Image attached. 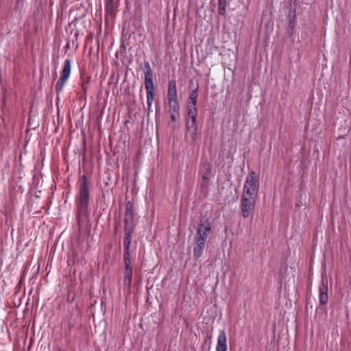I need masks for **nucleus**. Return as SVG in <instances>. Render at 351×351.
Here are the masks:
<instances>
[{
    "label": "nucleus",
    "mask_w": 351,
    "mask_h": 351,
    "mask_svg": "<svg viewBox=\"0 0 351 351\" xmlns=\"http://www.w3.org/2000/svg\"><path fill=\"white\" fill-rule=\"evenodd\" d=\"M227 0H219V5H226Z\"/></svg>",
    "instance_id": "c85d7f7f"
},
{
    "label": "nucleus",
    "mask_w": 351,
    "mask_h": 351,
    "mask_svg": "<svg viewBox=\"0 0 351 351\" xmlns=\"http://www.w3.org/2000/svg\"><path fill=\"white\" fill-rule=\"evenodd\" d=\"M123 262L125 267L131 266V254L130 252L123 253Z\"/></svg>",
    "instance_id": "a211bd4d"
},
{
    "label": "nucleus",
    "mask_w": 351,
    "mask_h": 351,
    "mask_svg": "<svg viewBox=\"0 0 351 351\" xmlns=\"http://www.w3.org/2000/svg\"><path fill=\"white\" fill-rule=\"evenodd\" d=\"M65 81H66V62H64V64L63 65L62 73H61V75H60V77L58 80V81L57 82V84H56V93H57L56 100H57V108H58V110H59V108H60V106H59L60 93V91L63 88V86H64Z\"/></svg>",
    "instance_id": "1a4fd4ad"
},
{
    "label": "nucleus",
    "mask_w": 351,
    "mask_h": 351,
    "mask_svg": "<svg viewBox=\"0 0 351 351\" xmlns=\"http://www.w3.org/2000/svg\"><path fill=\"white\" fill-rule=\"evenodd\" d=\"M63 123V118H62L60 119V116L58 115V126L56 128V130H58V128L60 126V124H62Z\"/></svg>",
    "instance_id": "a878e982"
},
{
    "label": "nucleus",
    "mask_w": 351,
    "mask_h": 351,
    "mask_svg": "<svg viewBox=\"0 0 351 351\" xmlns=\"http://www.w3.org/2000/svg\"><path fill=\"white\" fill-rule=\"evenodd\" d=\"M66 68H67L66 69H67V77H68L70 74V70H71L70 62L68 60H67Z\"/></svg>",
    "instance_id": "cd10ccee"
},
{
    "label": "nucleus",
    "mask_w": 351,
    "mask_h": 351,
    "mask_svg": "<svg viewBox=\"0 0 351 351\" xmlns=\"http://www.w3.org/2000/svg\"><path fill=\"white\" fill-rule=\"evenodd\" d=\"M57 300L59 302V308H60V310H61V309L64 310V302L63 301L64 300V297L58 295L57 297Z\"/></svg>",
    "instance_id": "412c9836"
},
{
    "label": "nucleus",
    "mask_w": 351,
    "mask_h": 351,
    "mask_svg": "<svg viewBox=\"0 0 351 351\" xmlns=\"http://www.w3.org/2000/svg\"><path fill=\"white\" fill-rule=\"evenodd\" d=\"M328 281L327 279L322 276L320 285L319 286V305L324 306L327 304L328 300Z\"/></svg>",
    "instance_id": "423d86ee"
},
{
    "label": "nucleus",
    "mask_w": 351,
    "mask_h": 351,
    "mask_svg": "<svg viewBox=\"0 0 351 351\" xmlns=\"http://www.w3.org/2000/svg\"><path fill=\"white\" fill-rule=\"evenodd\" d=\"M154 91L146 92L147 96V111L149 112L151 110V108L152 106V103L154 99Z\"/></svg>",
    "instance_id": "dca6fc26"
},
{
    "label": "nucleus",
    "mask_w": 351,
    "mask_h": 351,
    "mask_svg": "<svg viewBox=\"0 0 351 351\" xmlns=\"http://www.w3.org/2000/svg\"><path fill=\"white\" fill-rule=\"evenodd\" d=\"M3 103L5 104V98L3 97Z\"/></svg>",
    "instance_id": "2f4dec72"
},
{
    "label": "nucleus",
    "mask_w": 351,
    "mask_h": 351,
    "mask_svg": "<svg viewBox=\"0 0 351 351\" xmlns=\"http://www.w3.org/2000/svg\"><path fill=\"white\" fill-rule=\"evenodd\" d=\"M259 189V179L256 173L250 171L246 177L243 193L257 195Z\"/></svg>",
    "instance_id": "20e7f679"
},
{
    "label": "nucleus",
    "mask_w": 351,
    "mask_h": 351,
    "mask_svg": "<svg viewBox=\"0 0 351 351\" xmlns=\"http://www.w3.org/2000/svg\"><path fill=\"white\" fill-rule=\"evenodd\" d=\"M227 337L224 330H220L217 337L216 351H227Z\"/></svg>",
    "instance_id": "9b49d317"
},
{
    "label": "nucleus",
    "mask_w": 351,
    "mask_h": 351,
    "mask_svg": "<svg viewBox=\"0 0 351 351\" xmlns=\"http://www.w3.org/2000/svg\"><path fill=\"white\" fill-rule=\"evenodd\" d=\"M202 179H203V181L208 182V180H209V173H205L202 176Z\"/></svg>",
    "instance_id": "393cba45"
},
{
    "label": "nucleus",
    "mask_w": 351,
    "mask_h": 351,
    "mask_svg": "<svg viewBox=\"0 0 351 351\" xmlns=\"http://www.w3.org/2000/svg\"><path fill=\"white\" fill-rule=\"evenodd\" d=\"M59 332V328H56L54 330V336H55V340L56 341V346L53 351H64V348L60 347V344L59 343L58 337H56L57 334Z\"/></svg>",
    "instance_id": "f3484780"
},
{
    "label": "nucleus",
    "mask_w": 351,
    "mask_h": 351,
    "mask_svg": "<svg viewBox=\"0 0 351 351\" xmlns=\"http://www.w3.org/2000/svg\"><path fill=\"white\" fill-rule=\"evenodd\" d=\"M186 137L189 138L191 143L195 142L197 137V128H186Z\"/></svg>",
    "instance_id": "ddd939ff"
},
{
    "label": "nucleus",
    "mask_w": 351,
    "mask_h": 351,
    "mask_svg": "<svg viewBox=\"0 0 351 351\" xmlns=\"http://www.w3.org/2000/svg\"><path fill=\"white\" fill-rule=\"evenodd\" d=\"M169 113H170V114H171V116H170V117H171V121H175L176 120V119H177V117H179V116H180V113H179V114H178L176 112L173 111V110H172V111H171V108H170V107H169Z\"/></svg>",
    "instance_id": "4be33fe9"
},
{
    "label": "nucleus",
    "mask_w": 351,
    "mask_h": 351,
    "mask_svg": "<svg viewBox=\"0 0 351 351\" xmlns=\"http://www.w3.org/2000/svg\"><path fill=\"white\" fill-rule=\"evenodd\" d=\"M188 109V119H193V121L197 119V107H191L190 106H187Z\"/></svg>",
    "instance_id": "4468645a"
},
{
    "label": "nucleus",
    "mask_w": 351,
    "mask_h": 351,
    "mask_svg": "<svg viewBox=\"0 0 351 351\" xmlns=\"http://www.w3.org/2000/svg\"><path fill=\"white\" fill-rule=\"evenodd\" d=\"M62 234V233L60 234V236L59 237V238H58V241H57V243H58L60 241V240H61Z\"/></svg>",
    "instance_id": "7c9ffc66"
},
{
    "label": "nucleus",
    "mask_w": 351,
    "mask_h": 351,
    "mask_svg": "<svg viewBox=\"0 0 351 351\" xmlns=\"http://www.w3.org/2000/svg\"><path fill=\"white\" fill-rule=\"evenodd\" d=\"M132 232L133 230L132 229H124L123 245H131Z\"/></svg>",
    "instance_id": "2eb2a0df"
},
{
    "label": "nucleus",
    "mask_w": 351,
    "mask_h": 351,
    "mask_svg": "<svg viewBox=\"0 0 351 351\" xmlns=\"http://www.w3.org/2000/svg\"><path fill=\"white\" fill-rule=\"evenodd\" d=\"M257 195L243 193L241 198V211L244 218L253 216Z\"/></svg>",
    "instance_id": "7ed1b4c3"
},
{
    "label": "nucleus",
    "mask_w": 351,
    "mask_h": 351,
    "mask_svg": "<svg viewBox=\"0 0 351 351\" xmlns=\"http://www.w3.org/2000/svg\"><path fill=\"white\" fill-rule=\"evenodd\" d=\"M62 155L63 158L65 160V159H66V153H64V152H62Z\"/></svg>",
    "instance_id": "c756f323"
},
{
    "label": "nucleus",
    "mask_w": 351,
    "mask_h": 351,
    "mask_svg": "<svg viewBox=\"0 0 351 351\" xmlns=\"http://www.w3.org/2000/svg\"><path fill=\"white\" fill-rule=\"evenodd\" d=\"M197 97H198V88L193 90L189 95L188 101H187V106H190L191 107H197Z\"/></svg>",
    "instance_id": "f8f14e48"
},
{
    "label": "nucleus",
    "mask_w": 351,
    "mask_h": 351,
    "mask_svg": "<svg viewBox=\"0 0 351 351\" xmlns=\"http://www.w3.org/2000/svg\"><path fill=\"white\" fill-rule=\"evenodd\" d=\"M124 252H130V245H124Z\"/></svg>",
    "instance_id": "bb28decb"
},
{
    "label": "nucleus",
    "mask_w": 351,
    "mask_h": 351,
    "mask_svg": "<svg viewBox=\"0 0 351 351\" xmlns=\"http://www.w3.org/2000/svg\"><path fill=\"white\" fill-rule=\"evenodd\" d=\"M147 70L145 72V86L146 92L154 91V84L153 82L152 70L150 68L149 63L146 64Z\"/></svg>",
    "instance_id": "9d476101"
},
{
    "label": "nucleus",
    "mask_w": 351,
    "mask_h": 351,
    "mask_svg": "<svg viewBox=\"0 0 351 351\" xmlns=\"http://www.w3.org/2000/svg\"><path fill=\"white\" fill-rule=\"evenodd\" d=\"M219 14L221 16H225L226 13V5H219Z\"/></svg>",
    "instance_id": "5701e85b"
},
{
    "label": "nucleus",
    "mask_w": 351,
    "mask_h": 351,
    "mask_svg": "<svg viewBox=\"0 0 351 351\" xmlns=\"http://www.w3.org/2000/svg\"><path fill=\"white\" fill-rule=\"evenodd\" d=\"M124 222V229H134V213L132 210V204L130 202H128L125 205Z\"/></svg>",
    "instance_id": "0eeeda50"
},
{
    "label": "nucleus",
    "mask_w": 351,
    "mask_h": 351,
    "mask_svg": "<svg viewBox=\"0 0 351 351\" xmlns=\"http://www.w3.org/2000/svg\"><path fill=\"white\" fill-rule=\"evenodd\" d=\"M168 107H170L171 111H175L179 114L180 106L178 99L176 82L171 80L169 81L167 90Z\"/></svg>",
    "instance_id": "39448f33"
},
{
    "label": "nucleus",
    "mask_w": 351,
    "mask_h": 351,
    "mask_svg": "<svg viewBox=\"0 0 351 351\" xmlns=\"http://www.w3.org/2000/svg\"><path fill=\"white\" fill-rule=\"evenodd\" d=\"M186 128H197V119L194 121L193 119H187Z\"/></svg>",
    "instance_id": "6ab92c4d"
},
{
    "label": "nucleus",
    "mask_w": 351,
    "mask_h": 351,
    "mask_svg": "<svg viewBox=\"0 0 351 351\" xmlns=\"http://www.w3.org/2000/svg\"><path fill=\"white\" fill-rule=\"evenodd\" d=\"M202 189H207L208 188V182L203 181L201 184Z\"/></svg>",
    "instance_id": "b1692460"
},
{
    "label": "nucleus",
    "mask_w": 351,
    "mask_h": 351,
    "mask_svg": "<svg viewBox=\"0 0 351 351\" xmlns=\"http://www.w3.org/2000/svg\"><path fill=\"white\" fill-rule=\"evenodd\" d=\"M211 232V226L208 219L202 221L194 237L193 256L197 260L201 257L206 246V242Z\"/></svg>",
    "instance_id": "f03ea898"
},
{
    "label": "nucleus",
    "mask_w": 351,
    "mask_h": 351,
    "mask_svg": "<svg viewBox=\"0 0 351 351\" xmlns=\"http://www.w3.org/2000/svg\"><path fill=\"white\" fill-rule=\"evenodd\" d=\"M133 269L132 266L125 267L123 271V289L130 293L132 282Z\"/></svg>",
    "instance_id": "6e6552de"
},
{
    "label": "nucleus",
    "mask_w": 351,
    "mask_h": 351,
    "mask_svg": "<svg viewBox=\"0 0 351 351\" xmlns=\"http://www.w3.org/2000/svg\"><path fill=\"white\" fill-rule=\"evenodd\" d=\"M89 188L85 176L80 180L79 197L76 202V218L80 229L88 225Z\"/></svg>",
    "instance_id": "f257e3e1"
},
{
    "label": "nucleus",
    "mask_w": 351,
    "mask_h": 351,
    "mask_svg": "<svg viewBox=\"0 0 351 351\" xmlns=\"http://www.w3.org/2000/svg\"><path fill=\"white\" fill-rule=\"evenodd\" d=\"M112 1L113 0H106L105 8H106V11L108 13H110L112 11V8H113Z\"/></svg>",
    "instance_id": "aec40b11"
}]
</instances>
